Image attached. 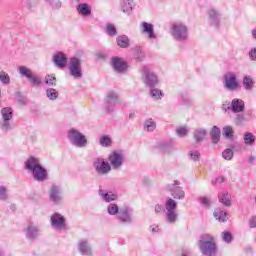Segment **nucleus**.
<instances>
[{
    "mask_svg": "<svg viewBox=\"0 0 256 256\" xmlns=\"http://www.w3.org/2000/svg\"><path fill=\"white\" fill-rule=\"evenodd\" d=\"M249 58L251 59V61H256V48H252L249 51Z\"/></svg>",
    "mask_w": 256,
    "mask_h": 256,
    "instance_id": "680f3d73",
    "label": "nucleus"
},
{
    "mask_svg": "<svg viewBox=\"0 0 256 256\" xmlns=\"http://www.w3.org/2000/svg\"><path fill=\"white\" fill-rule=\"evenodd\" d=\"M120 211H121V208H119V205L115 203H110L107 207V213L108 215H111V216L119 215Z\"/></svg>",
    "mask_w": 256,
    "mask_h": 256,
    "instance_id": "72a5a7b5",
    "label": "nucleus"
},
{
    "mask_svg": "<svg viewBox=\"0 0 256 256\" xmlns=\"http://www.w3.org/2000/svg\"><path fill=\"white\" fill-rule=\"evenodd\" d=\"M1 120H0V129L7 133V131H13L15 126L11 123L13 119V108L11 107H4L0 111Z\"/></svg>",
    "mask_w": 256,
    "mask_h": 256,
    "instance_id": "7ed1b4c3",
    "label": "nucleus"
},
{
    "mask_svg": "<svg viewBox=\"0 0 256 256\" xmlns=\"http://www.w3.org/2000/svg\"><path fill=\"white\" fill-rule=\"evenodd\" d=\"M223 79L224 87L228 91H237L239 89V81H237V75L234 72H228Z\"/></svg>",
    "mask_w": 256,
    "mask_h": 256,
    "instance_id": "9b49d317",
    "label": "nucleus"
},
{
    "mask_svg": "<svg viewBox=\"0 0 256 256\" xmlns=\"http://www.w3.org/2000/svg\"><path fill=\"white\" fill-rule=\"evenodd\" d=\"M98 195L102 197L103 201H105L106 203H111V201H117V194L113 192H106L105 190L100 189L98 191Z\"/></svg>",
    "mask_w": 256,
    "mask_h": 256,
    "instance_id": "b1692460",
    "label": "nucleus"
},
{
    "mask_svg": "<svg viewBox=\"0 0 256 256\" xmlns=\"http://www.w3.org/2000/svg\"><path fill=\"white\" fill-rule=\"evenodd\" d=\"M121 8L123 13H127V15H131V12L133 11V1L123 0L121 2Z\"/></svg>",
    "mask_w": 256,
    "mask_h": 256,
    "instance_id": "c756f323",
    "label": "nucleus"
},
{
    "mask_svg": "<svg viewBox=\"0 0 256 256\" xmlns=\"http://www.w3.org/2000/svg\"><path fill=\"white\" fill-rule=\"evenodd\" d=\"M232 113H243L245 111V101L239 98H234L231 102Z\"/></svg>",
    "mask_w": 256,
    "mask_h": 256,
    "instance_id": "4be33fe9",
    "label": "nucleus"
},
{
    "mask_svg": "<svg viewBox=\"0 0 256 256\" xmlns=\"http://www.w3.org/2000/svg\"><path fill=\"white\" fill-rule=\"evenodd\" d=\"M155 213H163L165 211V206L163 204H156L154 206Z\"/></svg>",
    "mask_w": 256,
    "mask_h": 256,
    "instance_id": "bf43d9fd",
    "label": "nucleus"
},
{
    "mask_svg": "<svg viewBox=\"0 0 256 256\" xmlns=\"http://www.w3.org/2000/svg\"><path fill=\"white\" fill-rule=\"evenodd\" d=\"M135 57L137 61H143L145 59V52L141 50V48H136L135 49Z\"/></svg>",
    "mask_w": 256,
    "mask_h": 256,
    "instance_id": "6e6d98bb",
    "label": "nucleus"
},
{
    "mask_svg": "<svg viewBox=\"0 0 256 256\" xmlns=\"http://www.w3.org/2000/svg\"><path fill=\"white\" fill-rule=\"evenodd\" d=\"M207 137V131L204 128H196L193 131V139L196 143H201V141H205Z\"/></svg>",
    "mask_w": 256,
    "mask_h": 256,
    "instance_id": "393cba45",
    "label": "nucleus"
},
{
    "mask_svg": "<svg viewBox=\"0 0 256 256\" xmlns=\"http://www.w3.org/2000/svg\"><path fill=\"white\" fill-rule=\"evenodd\" d=\"M213 215L215 220L220 221V223H225V221H227V212L221 209H216Z\"/></svg>",
    "mask_w": 256,
    "mask_h": 256,
    "instance_id": "7c9ffc66",
    "label": "nucleus"
},
{
    "mask_svg": "<svg viewBox=\"0 0 256 256\" xmlns=\"http://www.w3.org/2000/svg\"><path fill=\"white\" fill-rule=\"evenodd\" d=\"M222 133L226 139H233V135H235V131L233 130L232 126H225Z\"/></svg>",
    "mask_w": 256,
    "mask_h": 256,
    "instance_id": "ea45409f",
    "label": "nucleus"
},
{
    "mask_svg": "<svg viewBox=\"0 0 256 256\" xmlns=\"http://www.w3.org/2000/svg\"><path fill=\"white\" fill-rule=\"evenodd\" d=\"M234 123L237 127H243L245 125V115L240 113H236Z\"/></svg>",
    "mask_w": 256,
    "mask_h": 256,
    "instance_id": "a19ab883",
    "label": "nucleus"
},
{
    "mask_svg": "<svg viewBox=\"0 0 256 256\" xmlns=\"http://www.w3.org/2000/svg\"><path fill=\"white\" fill-rule=\"evenodd\" d=\"M77 13L83 17H89L91 15V7L87 3L78 4L76 7Z\"/></svg>",
    "mask_w": 256,
    "mask_h": 256,
    "instance_id": "a878e982",
    "label": "nucleus"
},
{
    "mask_svg": "<svg viewBox=\"0 0 256 256\" xmlns=\"http://www.w3.org/2000/svg\"><path fill=\"white\" fill-rule=\"evenodd\" d=\"M218 199L220 203H222L225 207H231V194H229L228 192H220L218 194Z\"/></svg>",
    "mask_w": 256,
    "mask_h": 256,
    "instance_id": "cd10ccee",
    "label": "nucleus"
},
{
    "mask_svg": "<svg viewBox=\"0 0 256 256\" xmlns=\"http://www.w3.org/2000/svg\"><path fill=\"white\" fill-rule=\"evenodd\" d=\"M140 73L142 75V81L146 87H149V89L157 87V83H159V80L157 79V75H155V73L151 71L149 67L143 66L140 69Z\"/></svg>",
    "mask_w": 256,
    "mask_h": 256,
    "instance_id": "0eeeda50",
    "label": "nucleus"
},
{
    "mask_svg": "<svg viewBox=\"0 0 256 256\" xmlns=\"http://www.w3.org/2000/svg\"><path fill=\"white\" fill-rule=\"evenodd\" d=\"M144 128L150 132L155 131V129L157 128V124L152 119H149L144 122Z\"/></svg>",
    "mask_w": 256,
    "mask_h": 256,
    "instance_id": "c03bdc74",
    "label": "nucleus"
},
{
    "mask_svg": "<svg viewBox=\"0 0 256 256\" xmlns=\"http://www.w3.org/2000/svg\"><path fill=\"white\" fill-rule=\"evenodd\" d=\"M249 227H250V229H256V215L252 216L249 219Z\"/></svg>",
    "mask_w": 256,
    "mask_h": 256,
    "instance_id": "052dcab7",
    "label": "nucleus"
},
{
    "mask_svg": "<svg viewBox=\"0 0 256 256\" xmlns=\"http://www.w3.org/2000/svg\"><path fill=\"white\" fill-rule=\"evenodd\" d=\"M45 83L48 87H55L57 85V78L55 75H47L45 76Z\"/></svg>",
    "mask_w": 256,
    "mask_h": 256,
    "instance_id": "79ce46f5",
    "label": "nucleus"
},
{
    "mask_svg": "<svg viewBox=\"0 0 256 256\" xmlns=\"http://www.w3.org/2000/svg\"><path fill=\"white\" fill-rule=\"evenodd\" d=\"M199 201H200V204L205 209H209L211 207V198L203 196L199 198Z\"/></svg>",
    "mask_w": 256,
    "mask_h": 256,
    "instance_id": "de8ad7c7",
    "label": "nucleus"
},
{
    "mask_svg": "<svg viewBox=\"0 0 256 256\" xmlns=\"http://www.w3.org/2000/svg\"><path fill=\"white\" fill-rule=\"evenodd\" d=\"M117 101H119V96L116 92L110 91L107 93L106 98L104 99L107 113H113L115 111V103H117Z\"/></svg>",
    "mask_w": 256,
    "mask_h": 256,
    "instance_id": "4468645a",
    "label": "nucleus"
},
{
    "mask_svg": "<svg viewBox=\"0 0 256 256\" xmlns=\"http://www.w3.org/2000/svg\"><path fill=\"white\" fill-rule=\"evenodd\" d=\"M156 148L163 153H167V155H171V153L177 151V148H175L172 141L160 142L157 144Z\"/></svg>",
    "mask_w": 256,
    "mask_h": 256,
    "instance_id": "aec40b11",
    "label": "nucleus"
},
{
    "mask_svg": "<svg viewBox=\"0 0 256 256\" xmlns=\"http://www.w3.org/2000/svg\"><path fill=\"white\" fill-rule=\"evenodd\" d=\"M54 64L59 69H65L67 67V56L63 52H58L53 57Z\"/></svg>",
    "mask_w": 256,
    "mask_h": 256,
    "instance_id": "412c9836",
    "label": "nucleus"
},
{
    "mask_svg": "<svg viewBox=\"0 0 256 256\" xmlns=\"http://www.w3.org/2000/svg\"><path fill=\"white\" fill-rule=\"evenodd\" d=\"M141 33L148 35V39H157V34H155V26L148 22H141L140 24Z\"/></svg>",
    "mask_w": 256,
    "mask_h": 256,
    "instance_id": "6ab92c4d",
    "label": "nucleus"
},
{
    "mask_svg": "<svg viewBox=\"0 0 256 256\" xmlns=\"http://www.w3.org/2000/svg\"><path fill=\"white\" fill-rule=\"evenodd\" d=\"M179 217V214H177V211H166V221L167 223H176L177 219Z\"/></svg>",
    "mask_w": 256,
    "mask_h": 256,
    "instance_id": "f704fd0d",
    "label": "nucleus"
},
{
    "mask_svg": "<svg viewBox=\"0 0 256 256\" xmlns=\"http://www.w3.org/2000/svg\"><path fill=\"white\" fill-rule=\"evenodd\" d=\"M222 239L224 243H231L233 241V234L229 231L222 232Z\"/></svg>",
    "mask_w": 256,
    "mask_h": 256,
    "instance_id": "3c124183",
    "label": "nucleus"
},
{
    "mask_svg": "<svg viewBox=\"0 0 256 256\" xmlns=\"http://www.w3.org/2000/svg\"><path fill=\"white\" fill-rule=\"evenodd\" d=\"M18 73L19 75H21V77H24L28 80V83L31 85V87H41V85H43L41 77L34 74L33 70H31L27 66H19Z\"/></svg>",
    "mask_w": 256,
    "mask_h": 256,
    "instance_id": "20e7f679",
    "label": "nucleus"
},
{
    "mask_svg": "<svg viewBox=\"0 0 256 256\" xmlns=\"http://www.w3.org/2000/svg\"><path fill=\"white\" fill-rule=\"evenodd\" d=\"M188 155L191 161H199V159H201V153H199L198 150L189 151Z\"/></svg>",
    "mask_w": 256,
    "mask_h": 256,
    "instance_id": "8fccbe9b",
    "label": "nucleus"
},
{
    "mask_svg": "<svg viewBox=\"0 0 256 256\" xmlns=\"http://www.w3.org/2000/svg\"><path fill=\"white\" fill-rule=\"evenodd\" d=\"M68 140L74 147H78L79 149L87 147V137L77 129L72 128L68 131Z\"/></svg>",
    "mask_w": 256,
    "mask_h": 256,
    "instance_id": "39448f33",
    "label": "nucleus"
},
{
    "mask_svg": "<svg viewBox=\"0 0 256 256\" xmlns=\"http://www.w3.org/2000/svg\"><path fill=\"white\" fill-rule=\"evenodd\" d=\"M78 251L82 256H93V246L86 238L78 241Z\"/></svg>",
    "mask_w": 256,
    "mask_h": 256,
    "instance_id": "f3484780",
    "label": "nucleus"
},
{
    "mask_svg": "<svg viewBox=\"0 0 256 256\" xmlns=\"http://www.w3.org/2000/svg\"><path fill=\"white\" fill-rule=\"evenodd\" d=\"M255 156H249L248 163H255Z\"/></svg>",
    "mask_w": 256,
    "mask_h": 256,
    "instance_id": "338daca9",
    "label": "nucleus"
},
{
    "mask_svg": "<svg viewBox=\"0 0 256 256\" xmlns=\"http://www.w3.org/2000/svg\"><path fill=\"white\" fill-rule=\"evenodd\" d=\"M150 229H151L152 233H159V226L152 225V226H150Z\"/></svg>",
    "mask_w": 256,
    "mask_h": 256,
    "instance_id": "69168bd1",
    "label": "nucleus"
},
{
    "mask_svg": "<svg viewBox=\"0 0 256 256\" xmlns=\"http://www.w3.org/2000/svg\"><path fill=\"white\" fill-rule=\"evenodd\" d=\"M255 135H253V133H251V132H246L245 134H244V143H245V145H249V146H251V145H255Z\"/></svg>",
    "mask_w": 256,
    "mask_h": 256,
    "instance_id": "4c0bfd02",
    "label": "nucleus"
},
{
    "mask_svg": "<svg viewBox=\"0 0 256 256\" xmlns=\"http://www.w3.org/2000/svg\"><path fill=\"white\" fill-rule=\"evenodd\" d=\"M181 182L175 180L172 184L167 185V190L171 193L173 199L182 200L185 199V191L180 186Z\"/></svg>",
    "mask_w": 256,
    "mask_h": 256,
    "instance_id": "f8f14e48",
    "label": "nucleus"
},
{
    "mask_svg": "<svg viewBox=\"0 0 256 256\" xmlns=\"http://www.w3.org/2000/svg\"><path fill=\"white\" fill-rule=\"evenodd\" d=\"M93 167L95 169L96 175H109V173H111V164L105 161L104 158H94Z\"/></svg>",
    "mask_w": 256,
    "mask_h": 256,
    "instance_id": "1a4fd4ad",
    "label": "nucleus"
},
{
    "mask_svg": "<svg viewBox=\"0 0 256 256\" xmlns=\"http://www.w3.org/2000/svg\"><path fill=\"white\" fill-rule=\"evenodd\" d=\"M210 137L212 139V143L217 145V143L221 141V129H219L217 126H213L210 131Z\"/></svg>",
    "mask_w": 256,
    "mask_h": 256,
    "instance_id": "bb28decb",
    "label": "nucleus"
},
{
    "mask_svg": "<svg viewBox=\"0 0 256 256\" xmlns=\"http://www.w3.org/2000/svg\"><path fill=\"white\" fill-rule=\"evenodd\" d=\"M46 97L50 99V101H57L59 98V92L54 88H49L46 90Z\"/></svg>",
    "mask_w": 256,
    "mask_h": 256,
    "instance_id": "c9c22d12",
    "label": "nucleus"
},
{
    "mask_svg": "<svg viewBox=\"0 0 256 256\" xmlns=\"http://www.w3.org/2000/svg\"><path fill=\"white\" fill-rule=\"evenodd\" d=\"M39 235V230L33 224H29L26 228V237L28 239H35Z\"/></svg>",
    "mask_w": 256,
    "mask_h": 256,
    "instance_id": "c85d7f7f",
    "label": "nucleus"
},
{
    "mask_svg": "<svg viewBox=\"0 0 256 256\" xmlns=\"http://www.w3.org/2000/svg\"><path fill=\"white\" fill-rule=\"evenodd\" d=\"M225 181L223 176H218L215 180H212V185H217V183L221 184Z\"/></svg>",
    "mask_w": 256,
    "mask_h": 256,
    "instance_id": "e2e57ef3",
    "label": "nucleus"
},
{
    "mask_svg": "<svg viewBox=\"0 0 256 256\" xmlns=\"http://www.w3.org/2000/svg\"><path fill=\"white\" fill-rule=\"evenodd\" d=\"M81 59L77 57L70 58L68 62V73L73 79H81L83 70L81 69Z\"/></svg>",
    "mask_w": 256,
    "mask_h": 256,
    "instance_id": "6e6552de",
    "label": "nucleus"
},
{
    "mask_svg": "<svg viewBox=\"0 0 256 256\" xmlns=\"http://www.w3.org/2000/svg\"><path fill=\"white\" fill-rule=\"evenodd\" d=\"M50 201L55 205L63 203V189L60 186L53 185L49 190Z\"/></svg>",
    "mask_w": 256,
    "mask_h": 256,
    "instance_id": "ddd939ff",
    "label": "nucleus"
},
{
    "mask_svg": "<svg viewBox=\"0 0 256 256\" xmlns=\"http://www.w3.org/2000/svg\"><path fill=\"white\" fill-rule=\"evenodd\" d=\"M117 219L123 225H131V223H133V209L128 205H124L120 208Z\"/></svg>",
    "mask_w": 256,
    "mask_h": 256,
    "instance_id": "9d476101",
    "label": "nucleus"
},
{
    "mask_svg": "<svg viewBox=\"0 0 256 256\" xmlns=\"http://www.w3.org/2000/svg\"><path fill=\"white\" fill-rule=\"evenodd\" d=\"M15 96L19 105L25 106L27 105V103H29V100L27 99V97L23 96L21 92H16Z\"/></svg>",
    "mask_w": 256,
    "mask_h": 256,
    "instance_id": "37998d69",
    "label": "nucleus"
},
{
    "mask_svg": "<svg viewBox=\"0 0 256 256\" xmlns=\"http://www.w3.org/2000/svg\"><path fill=\"white\" fill-rule=\"evenodd\" d=\"M25 169L32 174L34 181L43 183L49 179V172L41 165L39 158L30 156L25 162Z\"/></svg>",
    "mask_w": 256,
    "mask_h": 256,
    "instance_id": "f257e3e1",
    "label": "nucleus"
},
{
    "mask_svg": "<svg viewBox=\"0 0 256 256\" xmlns=\"http://www.w3.org/2000/svg\"><path fill=\"white\" fill-rule=\"evenodd\" d=\"M101 147H111V138L107 135H104L100 138V141H99Z\"/></svg>",
    "mask_w": 256,
    "mask_h": 256,
    "instance_id": "a18cd8bd",
    "label": "nucleus"
},
{
    "mask_svg": "<svg viewBox=\"0 0 256 256\" xmlns=\"http://www.w3.org/2000/svg\"><path fill=\"white\" fill-rule=\"evenodd\" d=\"M209 23L213 27H219V23H221V13L215 9H211L208 11Z\"/></svg>",
    "mask_w": 256,
    "mask_h": 256,
    "instance_id": "5701e85b",
    "label": "nucleus"
},
{
    "mask_svg": "<svg viewBox=\"0 0 256 256\" xmlns=\"http://www.w3.org/2000/svg\"><path fill=\"white\" fill-rule=\"evenodd\" d=\"M52 9H61V0H47Z\"/></svg>",
    "mask_w": 256,
    "mask_h": 256,
    "instance_id": "4d7b16f0",
    "label": "nucleus"
},
{
    "mask_svg": "<svg viewBox=\"0 0 256 256\" xmlns=\"http://www.w3.org/2000/svg\"><path fill=\"white\" fill-rule=\"evenodd\" d=\"M242 83L246 91H251L255 85V82H253V78H251V76H244Z\"/></svg>",
    "mask_w": 256,
    "mask_h": 256,
    "instance_id": "473e14b6",
    "label": "nucleus"
},
{
    "mask_svg": "<svg viewBox=\"0 0 256 256\" xmlns=\"http://www.w3.org/2000/svg\"><path fill=\"white\" fill-rule=\"evenodd\" d=\"M222 111H224V113H227L228 111H231V102H229V101L223 102Z\"/></svg>",
    "mask_w": 256,
    "mask_h": 256,
    "instance_id": "13d9d810",
    "label": "nucleus"
},
{
    "mask_svg": "<svg viewBox=\"0 0 256 256\" xmlns=\"http://www.w3.org/2000/svg\"><path fill=\"white\" fill-rule=\"evenodd\" d=\"M171 35L175 41H187L189 39V29L185 24L175 23L171 27Z\"/></svg>",
    "mask_w": 256,
    "mask_h": 256,
    "instance_id": "423d86ee",
    "label": "nucleus"
},
{
    "mask_svg": "<svg viewBox=\"0 0 256 256\" xmlns=\"http://www.w3.org/2000/svg\"><path fill=\"white\" fill-rule=\"evenodd\" d=\"M188 133L189 130L185 126L176 129V134L178 135V137H187Z\"/></svg>",
    "mask_w": 256,
    "mask_h": 256,
    "instance_id": "864d4df0",
    "label": "nucleus"
},
{
    "mask_svg": "<svg viewBox=\"0 0 256 256\" xmlns=\"http://www.w3.org/2000/svg\"><path fill=\"white\" fill-rule=\"evenodd\" d=\"M166 212L167 211H177V202L173 198H169L165 203Z\"/></svg>",
    "mask_w": 256,
    "mask_h": 256,
    "instance_id": "e433bc0d",
    "label": "nucleus"
},
{
    "mask_svg": "<svg viewBox=\"0 0 256 256\" xmlns=\"http://www.w3.org/2000/svg\"><path fill=\"white\" fill-rule=\"evenodd\" d=\"M110 64L117 73H125L127 71V62L123 61L120 57H112Z\"/></svg>",
    "mask_w": 256,
    "mask_h": 256,
    "instance_id": "a211bd4d",
    "label": "nucleus"
},
{
    "mask_svg": "<svg viewBox=\"0 0 256 256\" xmlns=\"http://www.w3.org/2000/svg\"><path fill=\"white\" fill-rule=\"evenodd\" d=\"M106 33H108V35H110L111 37H114V35H117V28H115L113 24H107Z\"/></svg>",
    "mask_w": 256,
    "mask_h": 256,
    "instance_id": "603ef678",
    "label": "nucleus"
},
{
    "mask_svg": "<svg viewBox=\"0 0 256 256\" xmlns=\"http://www.w3.org/2000/svg\"><path fill=\"white\" fill-rule=\"evenodd\" d=\"M96 57L98 59H101L102 61H104V59L107 58V55L105 53H103V52H98V53H96Z\"/></svg>",
    "mask_w": 256,
    "mask_h": 256,
    "instance_id": "0e129e2a",
    "label": "nucleus"
},
{
    "mask_svg": "<svg viewBox=\"0 0 256 256\" xmlns=\"http://www.w3.org/2000/svg\"><path fill=\"white\" fill-rule=\"evenodd\" d=\"M0 83H2V85H9V83H11V76L3 70L0 71Z\"/></svg>",
    "mask_w": 256,
    "mask_h": 256,
    "instance_id": "58836bf2",
    "label": "nucleus"
},
{
    "mask_svg": "<svg viewBox=\"0 0 256 256\" xmlns=\"http://www.w3.org/2000/svg\"><path fill=\"white\" fill-rule=\"evenodd\" d=\"M116 41L118 47H121V49H127L129 47V37L127 35L118 36Z\"/></svg>",
    "mask_w": 256,
    "mask_h": 256,
    "instance_id": "2f4dec72",
    "label": "nucleus"
},
{
    "mask_svg": "<svg viewBox=\"0 0 256 256\" xmlns=\"http://www.w3.org/2000/svg\"><path fill=\"white\" fill-rule=\"evenodd\" d=\"M50 223L53 229L61 231L65 229V216L56 212L50 217Z\"/></svg>",
    "mask_w": 256,
    "mask_h": 256,
    "instance_id": "dca6fc26",
    "label": "nucleus"
},
{
    "mask_svg": "<svg viewBox=\"0 0 256 256\" xmlns=\"http://www.w3.org/2000/svg\"><path fill=\"white\" fill-rule=\"evenodd\" d=\"M198 247L200 252L204 256H216L217 244H215V238L210 234H202L198 241Z\"/></svg>",
    "mask_w": 256,
    "mask_h": 256,
    "instance_id": "f03ea898",
    "label": "nucleus"
},
{
    "mask_svg": "<svg viewBox=\"0 0 256 256\" xmlns=\"http://www.w3.org/2000/svg\"><path fill=\"white\" fill-rule=\"evenodd\" d=\"M9 194H7V187L0 185V201H7Z\"/></svg>",
    "mask_w": 256,
    "mask_h": 256,
    "instance_id": "09e8293b",
    "label": "nucleus"
},
{
    "mask_svg": "<svg viewBox=\"0 0 256 256\" xmlns=\"http://www.w3.org/2000/svg\"><path fill=\"white\" fill-rule=\"evenodd\" d=\"M252 37L256 39V28L252 30Z\"/></svg>",
    "mask_w": 256,
    "mask_h": 256,
    "instance_id": "774afa93",
    "label": "nucleus"
},
{
    "mask_svg": "<svg viewBox=\"0 0 256 256\" xmlns=\"http://www.w3.org/2000/svg\"><path fill=\"white\" fill-rule=\"evenodd\" d=\"M233 149L231 148H226L223 152H222V157L223 159H225L226 161H231V159H233Z\"/></svg>",
    "mask_w": 256,
    "mask_h": 256,
    "instance_id": "49530a36",
    "label": "nucleus"
},
{
    "mask_svg": "<svg viewBox=\"0 0 256 256\" xmlns=\"http://www.w3.org/2000/svg\"><path fill=\"white\" fill-rule=\"evenodd\" d=\"M123 154L117 151H113L108 156V161L112 169H121L123 167Z\"/></svg>",
    "mask_w": 256,
    "mask_h": 256,
    "instance_id": "2eb2a0df",
    "label": "nucleus"
},
{
    "mask_svg": "<svg viewBox=\"0 0 256 256\" xmlns=\"http://www.w3.org/2000/svg\"><path fill=\"white\" fill-rule=\"evenodd\" d=\"M150 95L152 99H161V97H163V92L159 89H152Z\"/></svg>",
    "mask_w": 256,
    "mask_h": 256,
    "instance_id": "5fc2aeb1",
    "label": "nucleus"
}]
</instances>
